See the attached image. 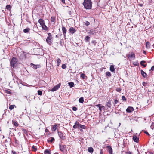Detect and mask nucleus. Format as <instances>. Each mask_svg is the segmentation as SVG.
Masks as SVG:
<instances>
[{"mask_svg":"<svg viewBox=\"0 0 154 154\" xmlns=\"http://www.w3.org/2000/svg\"><path fill=\"white\" fill-rule=\"evenodd\" d=\"M92 4L91 0H84L83 3L84 7L87 9H90L91 8Z\"/></svg>","mask_w":154,"mask_h":154,"instance_id":"f257e3e1","label":"nucleus"},{"mask_svg":"<svg viewBox=\"0 0 154 154\" xmlns=\"http://www.w3.org/2000/svg\"><path fill=\"white\" fill-rule=\"evenodd\" d=\"M17 59L16 57H12L10 61V66H11V67L14 68L15 67V65L17 63Z\"/></svg>","mask_w":154,"mask_h":154,"instance_id":"f03ea898","label":"nucleus"},{"mask_svg":"<svg viewBox=\"0 0 154 154\" xmlns=\"http://www.w3.org/2000/svg\"><path fill=\"white\" fill-rule=\"evenodd\" d=\"M48 36L47 37L46 41L48 44L49 45H51L53 41V38L52 36L51 33H48Z\"/></svg>","mask_w":154,"mask_h":154,"instance_id":"7ed1b4c3","label":"nucleus"},{"mask_svg":"<svg viewBox=\"0 0 154 154\" xmlns=\"http://www.w3.org/2000/svg\"><path fill=\"white\" fill-rule=\"evenodd\" d=\"M17 56L20 60H22L26 58V55L24 52H22L17 54Z\"/></svg>","mask_w":154,"mask_h":154,"instance_id":"20e7f679","label":"nucleus"},{"mask_svg":"<svg viewBox=\"0 0 154 154\" xmlns=\"http://www.w3.org/2000/svg\"><path fill=\"white\" fill-rule=\"evenodd\" d=\"M134 109L133 107L131 106H128L126 109V112L128 113H131L134 111Z\"/></svg>","mask_w":154,"mask_h":154,"instance_id":"39448f33","label":"nucleus"},{"mask_svg":"<svg viewBox=\"0 0 154 154\" xmlns=\"http://www.w3.org/2000/svg\"><path fill=\"white\" fill-rule=\"evenodd\" d=\"M106 148L109 153V154H113L112 149L111 146H107L106 147Z\"/></svg>","mask_w":154,"mask_h":154,"instance_id":"423d86ee","label":"nucleus"},{"mask_svg":"<svg viewBox=\"0 0 154 154\" xmlns=\"http://www.w3.org/2000/svg\"><path fill=\"white\" fill-rule=\"evenodd\" d=\"M62 32L63 35L65 37H66V34L67 32V30L65 26L63 25L62 26Z\"/></svg>","mask_w":154,"mask_h":154,"instance_id":"0eeeda50","label":"nucleus"},{"mask_svg":"<svg viewBox=\"0 0 154 154\" xmlns=\"http://www.w3.org/2000/svg\"><path fill=\"white\" fill-rule=\"evenodd\" d=\"M69 33L73 34L76 32V30L73 27H70L69 30Z\"/></svg>","mask_w":154,"mask_h":154,"instance_id":"6e6552de","label":"nucleus"},{"mask_svg":"<svg viewBox=\"0 0 154 154\" xmlns=\"http://www.w3.org/2000/svg\"><path fill=\"white\" fill-rule=\"evenodd\" d=\"M58 134L60 137L62 139H63L64 138L65 136L64 134L61 132H58Z\"/></svg>","mask_w":154,"mask_h":154,"instance_id":"1a4fd4ad","label":"nucleus"},{"mask_svg":"<svg viewBox=\"0 0 154 154\" xmlns=\"http://www.w3.org/2000/svg\"><path fill=\"white\" fill-rule=\"evenodd\" d=\"M60 84H58L56 85V86L54 87L53 88L51 89V91H54L57 90L60 87Z\"/></svg>","mask_w":154,"mask_h":154,"instance_id":"9d476101","label":"nucleus"},{"mask_svg":"<svg viewBox=\"0 0 154 154\" xmlns=\"http://www.w3.org/2000/svg\"><path fill=\"white\" fill-rule=\"evenodd\" d=\"M59 148L61 152H63L66 148V146L64 145H60Z\"/></svg>","mask_w":154,"mask_h":154,"instance_id":"9b49d317","label":"nucleus"},{"mask_svg":"<svg viewBox=\"0 0 154 154\" xmlns=\"http://www.w3.org/2000/svg\"><path fill=\"white\" fill-rule=\"evenodd\" d=\"M79 122L76 121L74 125L73 126V128L74 129H76L77 128H79Z\"/></svg>","mask_w":154,"mask_h":154,"instance_id":"f8f14e48","label":"nucleus"},{"mask_svg":"<svg viewBox=\"0 0 154 154\" xmlns=\"http://www.w3.org/2000/svg\"><path fill=\"white\" fill-rule=\"evenodd\" d=\"M133 140L135 142L138 143L139 138L136 135H134L133 137Z\"/></svg>","mask_w":154,"mask_h":154,"instance_id":"ddd939ff","label":"nucleus"},{"mask_svg":"<svg viewBox=\"0 0 154 154\" xmlns=\"http://www.w3.org/2000/svg\"><path fill=\"white\" fill-rule=\"evenodd\" d=\"M38 22L41 26L45 24V21L42 19H39L38 20Z\"/></svg>","mask_w":154,"mask_h":154,"instance_id":"4468645a","label":"nucleus"},{"mask_svg":"<svg viewBox=\"0 0 154 154\" xmlns=\"http://www.w3.org/2000/svg\"><path fill=\"white\" fill-rule=\"evenodd\" d=\"M140 64L141 66H143L144 67H145L147 66V64L145 61L143 60L140 62Z\"/></svg>","mask_w":154,"mask_h":154,"instance_id":"2eb2a0df","label":"nucleus"},{"mask_svg":"<svg viewBox=\"0 0 154 154\" xmlns=\"http://www.w3.org/2000/svg\"><path fill=\"white\" fill-rule=\"evenodd\" d=\"M12 122L13 124L16 127H17L19 125L17 122L15 120H13Z\"/></svg>","mask_w":154,"mask_h":154,"instance_id":"dca6fc26","label":"nucleus"},{"mask_svg":"<svg viewBox=\"0 0 154 154\" xmlns=\"http://www.w3.org/2000/svg\"><path fill=\"white\" fill-rule=\"evenodd\" d=\"M57 128V125L55 124L52 125V131H55Z\"/></svg>","mask_w":154,"mask_h":154,"instance_id":"f3484780","label":"nucleus"},{"mask_svg":"<svg viewBox=\"0 0 154 154\" xmlns=\"http://www.w3.org/2000/svg\"><path fill=\"white\" fill-rule=\"evenodd\" d=\"M141 73L142 75L144 78H146L147 76V75L146 73L143 70H141Z\"/></svg>","mask_w":154,"mask_h":154,"instance_id":"a211bd4d","label":"nucleus"},{"mask_svg":"<svg viewBox=\"0 0 154 154\" xmlns=\"http://www.w3.org/2000/svg\"><path fill=\"white\" fill-rule=\"evenodd\" d=\"M129 57H130L131 59H132L133 58H135V55L134 53L131 52L129 55Z\"/></svg>","mask_w":154,"mask_h":154,"instance_id":"6ab92c4d","label":"nucleus"},{"mask_svg":"<svg viewBox=\"0 0 154 154\" xmlns=\"http://www.w3.org/2000/svg\"><path fill=\"white\" fill-rule=\"evenodd\" d=\"M44 153L45 154H51V150L50 149H45L44 151Z\"/></svg>","mask_w":154,"mask_h":154,"instance_id":"aec40b11","label":"nucleus"},{"mask_svg":"<svg viewBox=\"0 0 154 154\" xmlns=\"http://www.w3.org/2000/svg\"><path fill=\"white\" fill-rule=\"evenodd\" d=\"M150 44L149 42H147L146 43V47L147 49L150 48Z\"/></svg>","mask_w":154,"mask_h":154,"instance_id":"412c9836","label":"nucleus"},{"mask_svg":"<svg viewBox=\"0 0 154 154\" xmlns=\"http://www.w3.org/2000/svg\"><path fill=\"white\" fill-rule=\"evenodd\" d=\"M43 29L47 31L48 30V28L47 26L45 25V24L44 25H43L41 26Z\"/></svg>","mask_w":154,"mask_h":154,"instance_id":"4be33fe9","label":"nucleus"},{"mask_svg":"<svg viewBox=\"0 0 154 154\" xmlns=\"http://www.w3.org/2000/svg\"><path fill=\"white\" fill-rule=\"evenodd\" d=\"M110 70L112 72H114L115 70V68H114V66L113 65H111L110 67Z\"/></svg>","mask_w":154,"mask_h":154,"instance_id":"5701e85b","label":"nucleus"},{"mask_svg":"<svg viewBox=\"0 0 154 154\" xmlns=\"http://www.w3.org/2000/svg\"><path fill=\"white\" fill-rule=\"evenodd\" d=\"M55 140L54 137H51L48 139L47 141L48 143H52Z\"/></svg>","mask_w":154,"mask_h":154,"instance_id":"b1692460","label":"nucleus"},{"mask_svg":"<svg viewBox=\"0 0 154 154\" xmlns=\"http://www.w3.org/2000/svg\"><path fill=\"white\" fill-rule=\"evenodd\" d=\"M30 29L29 28H26L23 30V32L25 33H28L29 32Z\"/></svg>","mask_w":154,"mask_h":154,"instance_id":"393cba45","label":"nucleus"},{"mask_svg":"<svg viewBox=\"0 0 154 154\" xmlns=\"http://www.w3.org/2000/svg\"><path fill=\"white\" fill-rule=\"evenodd\" d=\"M88 150L89 152L92 153L93 152L94 149L92 147H90L88 148Z\"/></svg>","mask_w":154,"mask_h":154,"instance_id":"a878e982","label":"nucleus"},{"mask_svg":"<svg viewBox=\"0 0 154 154\" xmlns=\"http://www.w3.org/2000/svg\"><path fill=\"white\" fill-rule=\"evenodd\" d=\"M80 128L85 129L86 128V127L85 125H83L79 124V129H80Z\"/></svg>","mask_w":154,"mask_h":154,"instance_id":"bb28decb","label":"nucleus"},{"mask_svg":"<svg viewBox=\"0 0 154 154\" xmlns=\"http://www.w3.org/2000/svg\"><path fill=\"white\" fill-rule=\"evenodd\" d=\"M69 85L70 86V87L71 88L73 87L74 85V82H70L68 83Z\"/></svg>","mask_w":154,"mask_h":154,"instance_id":"cd10ccee","label":"nucleus"},{"mask_svg":"<svg viewBox=\"0 0 154 154\" xmlns=\"http://www.w3.org/2000/svg\"><path fill=\"white\" fill-rule=\"evenodd\" d=\"M16 107L15 105H10L9 107V109L11 110H12L13 109H14V107Z\"/></svg>","mask_w":154,"mask_h":154,"instance_id":"c85d7f7f","label":"nucleus"},{"mask_svg":"<svg viewBox=\"0 0 154 154\" xmlns=\"http://www.w3.org/2000/svg\"><path fill=\"white\" fill-rule=\"evenodd\" d=\"M88 33L92 35H96V32L94 31L89 30L88 31Z\"/></svg>","mask_w":154,"mask_h":154,"instance_id":"c756f323","label":"nucleus"},{"mask_svg":"<svg viewBox=\"0 0 154 154\" xmlns=\"http://www.w3.org/2000/svg\"><path fill=\"white\" fill-rule=\"evenodd\" d=\"M96 106L99 107V109L100 111V112H101L102 110V108L101 107V105L100 104H98L96 105Z\"/></svg>","mask_w":154,"mask_h":154,"instance_id":"7c9ffc66","label":"nucleus"},{"mask_svg":"<svg viewBox=\"0 0 154 154\" xmlns=\"http://www.w3.org/2000/svg\"><path fill=\"white\" fill-rule=\"evenodd\" d=\"M79 103H83L84 102V98L83 97H81L79 100Z\"/></svg>","mask_w":154,"mask_h":154,"instance_id":"2f4dec72","label":"nucleus"},{"mask_svg":"<svg viewBox=\"0 0 154 154\" xmlns=\"http://www.w3.org/2000/svg\"><path fill=\"white\" fill-rule=\"evenodd\" d=\"M57 66H58L60 64L61 62V60L59 58H58L57 60Z\"/></svg>","mask_w":154,"mask_h":154,"instance_id":"473e14b6","label":"nucleus"},{"mask_svg":"<svg viewBox=\"0 0 154 154\" xmlns=\"http://www.w3.org/2000/svg\"><path fill=\"white\" fill-rule=\"evenodd\" d=\"M106 105L108 107L110 108L111 106V102L110 101L107 102L106 104Z\"/></svg>","mask_w":154,"mask_h":154,"instance_id":"72a5a7b5","label":"nucleus"},{"mask_svg":"<svg viewBox=\"0 0 154 154\" xmlns=\"http://www.w3.org/2000/svg\"><path fill=\"white\" fill-rule=\"evenodd\" d=\"M30 65L32 67H33V68L35 69H37V65H34V64L32 63H31Z\"/></svg>","mask_w":154,"mask_h":154,"instance_id":"f704fd0d","label":"nucleus"},{"mask_svg":"<svg viewBox=\"0 0 154 154\" xmlns=\"http://www.w3.org/2000/svg\"><path fill=\"white\" fill-rule=\"evenodd\" d=\"M21 129H22L23 132L24 134H27L28 131L26 129H25L22 128H21Z\"/></svg>","mask_w":154,"mask_h":154,"instance_id":"c9c22d12","label":"nucleus"},{"mask_svg":"<svg viewBox=\"0 0 154 154\" xmlns=\"http://www.w3.org/2000/svg\"><path fill=\"white\" fill-rule=\"evenodd\" d=\"M55 19L56 18L55 17H51V21L52 22H55Z\"/></svg>","mask_w":154,"mask_h":154,"instance_id":"e433bc0d","label":"nucleus"},{"mask_svg":"<svg viewBox=\"0 0 154 154\" xmlns=\"http://www.w3.org/2000/svg\"><path fill=\"white\" fill-rule=\"evenodd\" d=\"M32 148L33 149L32 151L34 152L36 151L37 150V149L36 147L34 145L32 146Z\"/></svg>","mask_w":154,"mask_h":154,"instance_id":"4c0bfd02","label":"nucleus"},{"mask_svg":"<svg viewBox=\"0 0 154 154\" xmlns=\"http://www.w3.org/2000/svg\"><path fill=\"white\" fill-rule=\"evenodd\" d=\"M80 77L83 79H85L86 76L84 74L82 73L80 75Z\"/></svg>","mask_w":154,"mask_h":154,"instance_id":"58836bf2","label":"nucleus"},{"mask_svg":"<svg viewBox=\"0 0 154 154\" xmlns=\"http://www.w3.org/2000/svg\"><path fill=\"white\" fill-rule=\"evenodd\" d=\"M106 74L107 76H111V73L109 72H106Z\"/></svg>","mask_w":154,"mask_h":154,"instance_id":"ea45409f","label":"nucleus"},{"mask_svg":"<svg viewBox=\"0 0 154 154\" xmlns=\"http://www.w3.org/2000/svg\"><path fill=\"white\" fill-rule=\"evenodd\" d=\"M90 39V37L88 36H86L85 38V40L86 42H87L88 41H89Z\"/></svg>","mask_w":154,"mask_h":154,"instance_id":"a19ab883","label":"nucleus"},{"mask_svg":"<svg viewBox=\"0 0 154 154\" xmlns=\"http://www.w3.org/2000/svg\"><path fill=\"white\" fill-rule=\"evenodd\" d=\"M122 100L123 101H126V99L125 96H122Z\"/></svg>","mask_w":154,"mask_h":154,"instance_id":"79ce46f5","label":"nucleus"},{"mask_svg":"<svg viewBox=\"0 0 154 154\" xmlns=\"http://www.w3.org/2000/svg\"><path fill=\"white\" fill-rule=\"evenodd\" d=\"M38 94L39 95H42V92L40 90H38Z\"/></svg>","mask_w":154,"mask_h":154,"instance_id":"37998d69","label":"nucleus"},{"mask_svg":"<svg viewBox=\"0 0 154 154\" xmlns=\"http://www.w3.org/2000/svg\"><path fill=\"white\" fill-rule=\"evenodd\" d=\"M116 91L119 92H120L121 91V89L120 88H117L116 89Z\"/></svg>","mask_w":154,"mask_h":154,"instance_id":"c03bdc74","label":"nucleus"},{"mask_svg":"<svg viewBox=\"0 0 154 154\" xmlns=\"http://www.w3.org/2000/svg\"><path fill=\"white\" fill-rule=\"evenodd\" d=\"M85 24L86 26H88L90 25V23L88 21H86L85 22Z\"/></svg>","mask_w":154,"mask_h":154,"instance_id":"a18cd8bd","label":"nucleus"},{"mask_svg":"<svg viewBox=\"0 0 154 154\" xmlns=\"http://www.w3.org/2000/svg\"><path fill=\"white\" fill-rule=\"evenodd\" d=\"M151 128L152 129H153L154 128V122H153L152 123V124H151V126H150Z\"/></svg>","mask_w":154,"mask_h":154,"instance_id":"49530a36","label":"nucleus"},{"mask_svg":"<svg viewBox=\"0 0 154 154\" xmlns=\"http://www.w3.org/2000/svg\"><path fill=\"white\" fill-rule=\"evenodd\" d=\"M62 68L63 69H66V65L65 64H63L62 66Z\"/></svg>","mask_w":154,"mask_h":154,"instance_id":"de8ad7c7","label":"nucleus"},{"mask_svg":"<svg viewBox=\"0 0 154 154\" xmlns=\"http://www.w3.org/2000/svg\"><path fill=\"white\" fill-rule=\"evenodd\" d=\"M15 143L17 145H18L19 144V141L17 140L16 139L15 140Z\"/></svg>","mask_w":154,"mask_h":154,"instance_id":"09e8293b","label":"nucleus"},{"mask_svg":"<svg viewBox=\"0 0 154 154\" xmlns=\"http://www.w3.org/2000/svg\"><path fill=\"white\" fill-rule=\"evenodd\" d=\"M11 8V6L10 5H7L6 6V8L7 9H9Z\"/></svg>","mask_w":154,"mask_h":154,"instance_id":"8fccbe9b","label":"nucleus"},{"mask_svg":"<svg viewBox=\"0 0 154 154\" xmlns=\"http://www.w3.org/2000/svg\"><path fill=\"white\" fill-rule=\"evenodd\" d=\"M72 109L73 111H76L77 110V109L76 107L75 106V107H73V108H72Z\"/></svg>","mask_w":154,"mask_h":154,"instance_id":"3c124183","label":"nucleus"},{"mask_svg":"<svg viewBox=\"0 0 154 154\" xmlns=\"http://www.w3.org/2000/svg\"><path fill=\"white\" fill-rule=\"evenodd\" d=\"M147 84V83L145 82H142V85H143V86H146V85Z\"/></svg>","mask_w":154,"mask_h":154,"instance_id":"603ef678","label":"nucleus"},{"mask_svg":"<svg viewBox=\"0 0 154 154\" xmlns=\"http://www.w3.org/2000/svg\"><path fill=\"white\" fill-rule=\"evenodd\" d=\"M4 137V136H3L1 134H0V140L2 138H3Z\"/></svg>","mask_w":154,"mask_h":154,"instance_id":"864d4df0","label":"nucleus"},{"mask_svg":"<svg viewBox=\"0 0 154 154\" xmlns=\"http://www.w3.org/2000/svg\"><path fill=\"white\" fill-rule=\"evenodd\" d=\"M144 133L145 134H146L147 135H148V136H150V134H149V133H148L147 132V131H144Z\"/></svg>","mask_w":154,"mask_h":154,"instance_id":"5fc2aeb1","label":"nucleus"},{"mask_svg":"<svg viewBox=\"0 0 154 154\" xmlns=\"http://www.w3.org/2000/svg\"><path fill=\"white\" fill-rule=\"evenodd\" d=\"M151 70L152 71H154V66H152L151 68Z\"/></svg>","mask_w":154,"mask_h":154,"instance_id":"6e6d98bb","label":"nucleus"},{"mask_svg":"<svg viewBox=\"0 0 154 154\" xmlns=\"http://www.w3.org/2000/svg\"><path fill=\"white\" fill-rule=\"evenodd\" d=\"M114 102L115 104H117L118 102V100H116L114 101Z\"/></svg>","mask_w":154,"mask_h":154,"instance_id":"4d7b16f0","label":"nucleus"},{"mask_svg":"<svg viewBox=\"0 0 154 154\" xmlns=\"http://www.w3.org/2000/svg\"><path fill=\"white\" fill-rule=\"evenodd\" d=\"M126 154H132V152L130 151H128V152H126Z\"/></svg>","mask_w":154,"mask_h":154,"instance_id":"13d9d810","label":"nucleus"},{"mask_svg":"<svg viewBox=\"0 0 154 154\" xmlns=\"http://www.w3.org/2000/svg\"><path fill=\"white\" fill-rule=\"evenodd\" d=\"M12 152L13 154H16V152L13 150L12 151Z\"/></svg>","mask_w":154,"mask_h":154,"instance_id":"bf43d9fd","label":"nucleus"},{"mask_svg":"<svg viewBox=\"0 0 154 154\" xmlns=\"http://www.w3.org/2000/svg\"><path fill=\"white\" fill-rule=\"evenodd\" d=\"M6 92L7 93H8V94H11V92L10 91H7Z\"/></svg>","mask_w":154,"mask_h":154,"instance_id":"052dcab7","label":"nucleus"},{"mask_svg":"<svg viewBox=\"0 0 154 154\" xmlns=\"http://www.w3.org/2000/svg\"><path fill=\"white\" fill-rule=\"evenodd\" d=\"M100 154H103L102 149H101L100 151Z\"/></svg>","mask_w":154,"mask_h":154,"instance_id":"680f3d73","label":"nucleus"},{"mask_svg":"<svg viewBox=\"0 0 154 154\" xmlns=\"http://www.w3.org/2000/svg\"><path fill=\"white\" fill-rule=\"evenodd\" d=\"M62 3L63 4H65V0H61Z\"/></svg>","mask_w":154,"mask_h":154,"instance_id":"e2e57ef3","label":"nucleus"},{"mask_svg":"<svg viewBox=\"0 0 154 154\" xmlns=\"http://www.w3.org/2000/svg\"><path fill=\"white\" fill-rule=\"evenodd\" d=\"M143 53L145 54H146V52L145 51H144V50H143Z\"/></svg>","mask_w":154,"mask_h":154,"instance_id":"0e129e2a","label":"nucleus"},{"mask_svg":"<svg viewBox=\"0 0 154 154\" xmlns=\"http://www.w3.org/2000/svg\"><path fill=\"white\" fill-rule=\"evenodd\" d=\"M101 107L102 108V109H104L105 107L104 106H101Z\"/></svg>","mask_w":154,"mask_h":154,"instance_id":"69168bd1","label":"nucleus"},{"mask_svg":"<svg viewBox=\"0 0 154 154\" xmlns=\"http://www.w3.org/2000/svg\"><path fill=\"white\" fill-rule=\"evenodd\" d=\"M48 131V129H45V131Z\"/></svg>","mask_w":154,"mask_h":154,"instance_id":"338daca9","label":"nucleus"},{"mask_svg":"<svg viewBox=\"0 0 154 154\" xmlns=\"http://www.w3.org/2000/svg\"><path fill=\"white\" fill-rule=\"evenodd\" d=\"M80 131H81V132L83 131V130H82V129H81V128L80 129Z\"/></svg>","mask_w":154,"mask_h":154,"instance_id":"774afa93","label":"nucleus"}]
</instances>
